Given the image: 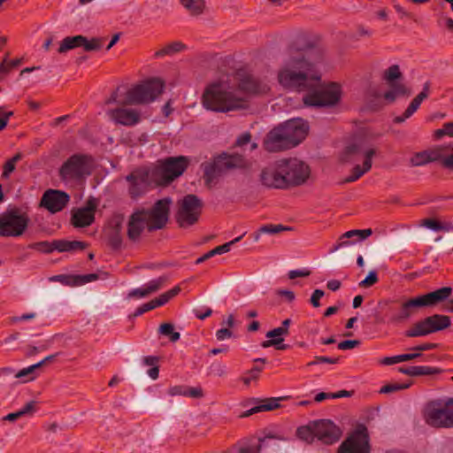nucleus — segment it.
<instances>
[{"label": "nucleus", "mask_w": 453, "mask_h": 453, "mask_svg": "<svg viewBox=\"0 0 453 453\" xmlns=\"http://www.w3.org/2000/svg\"><path fill=\"white\" fill-rule=\"evenodd\" d=\"M187 392H188V386H184V385L173 386L168 389V394L171 396H176V395L187 396Z\"/></svg>", "instance_id": "0e129e2a"}, {"label": "nucleus", "mask_w": 453, "mask_h": 453, "mask_svg": "<svg viewBox=\"0 0 453 453\" xmlns=\"http://www.w3.org/2000/svg\"><path fill=\"white\" fill-rule=\"evenodd\" d=\"M402 77L398 65H393L385 71L384 79L390 84L395 82V81Z\"/></svg>", "instance_id": "a18cd8bd"}, {"label": "nucleus", "mask_w": 453, "mask_h": 453, "mask_svg": "<svg viewBox=\"0 0 453 453\" xmlns=\"http://www.w3.org/2000/svg\"><path fill=\"white\" fill-rule=\"evenodd\" d=\"M290 227L284 226L282 225H264L259 228V233L262 234H276L285 230H289Z\"/></svg>", "instance_id": "de8ad7c7"}, {"label": "nucleus", "mask_w": 453, "mask_h": 453, "mask_svg": "<svg viewBox=\"0 0 453 453\" xmlns=\"http://www.w3.org/2000/svg\"><path fill=\"white\" fill-rule=\"evenodd\" d=\"M426 322L430 326V330H428V332L432 333L448 328L451 325L450 318L441 314H434L426 317Z\"/></svg>", "instance_id": "c85d7f7f"}, {"label": "nucleus", "mask_w": 453, "mask_h": 453, "mask_svg": "<svg viewBox=\"0 0 453 453\" xmlns=\"http://www.w3.org/2000/svg\"><path fill=\"white\" fill-rule=\"evenodd\" d=\"M287 397H271V398H265L264 400H261V404H258L245 412H243L241 417L245 418L249 417L254 413L260 412V411H273L275 409L280 408L279 401L286 399Z\"/></svg>", "instance_id": "bb28decb"}, {"label": "nucleus", "mask_w": 453, "mask_h": 453, "mask_svg": "<svg viewBox=\"0 0 453 453\" xmlns=\"http://www.w3.org/2000/svg\"><path fill=\"white\" fill-rule=\"evenodd\" d=\"M445 135L453 136V122L445 123L442 128L437 129L434 133V137L437 140Z\"/></svg>", "instance_id": "603ef678"}, {"label": "nucleus", "mask_w": 453, "mask_h": 453, "mask_svg": "<svg viewBox=\"0 0 453 453\" xmlns=\"http://www.w3.org/2000/svg\"><path fill=\"white\" fill-rule=\"evenodd\" d=\"M250 166L251 162L242 155L226 152H222L221 154L214 157L211 162L202 165L203 169V179L208 187H211V184L219 177H222L234 170L249 169Z\"/></svg>", "instance_id": "7ed1b4c3"}, {"label": "nucleus", "mask_w": 453, "mask_h": 453, "mask_svg": "<svg viewBox=\"0 0 453 453\" xmlns=\"http://www.w3.org/2000/svg\"><path fill=\"white\" fill-rule=\"evenodd\" d=\"M411 382L410 383H389L385 386H383L380 389V394H390L395 393L399 390L407 389L411 387Z\"/></svg>", "instance_id": "c03bdc74"}, {"label": "nucleus", "mask_w": 453, "mask_h": 453, "mask_svg": "<svg viewBox=\"0 0 453 453\" xmlns=\"http://www.w3.org/2000/svg\"><path fill=\"white\" fill-rule=\"evenodd\" d=\"M375 154L376 150L365 140H358L345 148L342 160L343 162H354L363 156L365 158L364 160L369 159V161H372V158Z\"/></svg>", "instance_id": "a211bd4d"}, {"label": "nucleus", "mask_w": 453, "mask_h": 453, "mask_svg": "<svg viewBox=\"0 0 453 453\" xmlns=\"http://www.w3.org/2000/svg\"><path fill=\"white\" fill-rule=\"evenodd\" d=\"M442 372V369L438 367L426 366V365H417V376L423 375H437Z\"/></svg>", "instance_id": "09e8293b"}, {"label": "nucleus", "mask_w": 453, "mask_h": 453, "mask_svg": "<svg viewBox=\"0 0 453 453\" xmlns=\"http://www.w3.org/2000/svg\"><path fill=\"white\" fill-rule=\"evenodd\" d=\"M168 280V277L165 275L160 276L159 278L150 280L145 287L149 292V295L157 292L163 288L165 282Z\"/></svg>", "instance_id": "37998d69"}, {"label": "nucleus", "mask_w": 453, "mask_h": 453, "mask_svg": "<svg viewBox=\"0 0 453 453\" xmlns=\"http://www.w3.org/2000/svg\"><path fill=\"white\" fill-rule=\"evenodd\" d=\"M149 296L146 287L133 289L127 294L128 298H143Z\"/></svg>", "instance_id": "69168bd1"}, {"label": "nucleus", "mask_w": 453, "mask_h": 453, "mask_svg": "<svg viewBox=\"0 0 453 453\" xmlns=\"http://www.w3.org/2000/svg\"><path fill=\"white\" fill-rule=\"evenodd\" d=\"M127 235L132 242H137L145 228L149 230V221L146 218L145 209L134 211L127 222Z\"/></svg>", "instance_id": "aec40b11"}, {"label": "nucleus", "mask_w": 453, "mask_h": 453, "mask_svg": "<svg viewBox=\"0 0 453 453\" xmlns=\"http://www.w3.org/2000/svg\"><path fill=\"white\" fill-rule=\"evenodd\" d=\"M92 161L91 156L73 154L59 168V177L65 181L81 180L91 174Z\"/></svg>", "instance_id": "0eeeda50"}, {"label": "nucleus", "mask_w": 453, "mask_h": 453, "mask_svg": "<svg viewBox=\"0 0 453 453\" xmlns=\"http://www.w3.org/2000/svg\"><path fill=\"white\" fill-rule=\"evenodd\" d=\"M203 106L211 111L227 112L244 108L245 102L231 91L221 89L219 84L208 86L202 95Z\"/></svg>", "instance_id": "20e7f679"}, {"label": "nucleus", "mask_w": 453, "mask_h": 453, "mask_svg": "<svg viewBox=\"0 0 453 453\" xmlns=\"http://www.w3.org/2000/svg\"><path fill=\"white\" fill-rule=\"evenodd\" d=\"M361 344L359 340H346L338 344V349L346 350L358 347Z\"/></svg>", "instance_id": "338daca9"}, {"label": "nucleus", "mask_w": 453, "mask_h": 453, "mask_svg": "<svg viewBox=\"0 0 453 453\" xmlns=\"http://www.w3.org/2000/svg\"><path fill=\"white\" fill-rule=\"evenodd\" d=\"M369 438L365 426L357 430L338 448V453H369Z\"/></svg>", "instance_id": "ddd939ff"}, {"label": "nucleus", "mask_w": 453, "mask_h": 453, "mask_svg": "<svg viewBox=\"0 0 453 453\" xmlns=\"http://www.w3.org/2000/svg\"><path fill=\"white\" fill-rule=\"evenodd\" d=\"M96 208V203L94 199H89L85 207L78 209L72 215V223L75 227H86L90 226L95 219L94 212Z\"/></svg>", "instance_id": "4be33fe9"}, {"label": "nucleus", "mask_w": 453, "mask_h": 453, "mask_svg": "<svg viewBox=\"0 0 453 453\" xmlns=\"http://www.w3.org/2000/svg\"><path fill=\"white\" fill-rule=\"evenodd\" d=\"M242 236L243 235H241L239 237H236L235 239H234L231 242L224 243L223 245L217 246L213 250L208 251L202 257H198L196 261V264H197V265L201 264V263L206 261L207 259L212 257L215 255H220V254L228 252L230 250L231 246L233 244L238 242L242 238Z\"/></svg>", "instance_id": "c756f323"}, {"label": "nucleus", "mask_w": 453, "mask_h": 453, "mask_svg": "<svg viewBox=\"0 0 453 453\" xmlns=\"http://www.w3.org/2000/svg\"><path fill=\"white\" fill-rule=\"evenodd\" d=\"M426 421L434 427H453V398L429 403L426 407Z\"/></svg>", "instance_id": "6e6552de"}, {"label": "nucleus", "mask_w": 453, "mask_h": 453, "mask_svg": "<svg viewBox=\"0 0 453 453\" xmlns=\"http://www.w3.org/2000/svg\"><path fill=\"white\" fill-rule=\"evenodd\" d=\"M158 357L154 356H148L143 358V364L145 365L151 366L150 369L148 370V375L152 380H157L159 375V367L157 365Z\"/></svg>", "instance_id": "ea45409f"}, {"label": "nucleus", "mask_w": 453, "mask_h": 453, "mask_svg": "<svg viewBox=\"0 0 453 453\" xmlns=\"http://www.w3.org/2000/svg\"><path fill=\"white\" fill-rule=\"evenodd\" d=\"M296 435L299 439L308 443H312L314 439L317 438L313 426V421L310 422L306 426L298 427L296 430Z\"/></svg>", "instance_id": "e433bc0d"}, {"label": "nucleus", "mask_w": 453, "mask_h": 453, "mask_svg": "<svg viewBox=\"0 0 453 453\" xmlns=\"http://www.w3.org/2000/svg\"><path fill=\"white\" fill-rule=\"evenodd\" d=\"M259 180L267 188L287 189L280 160L264 168L260 173Z\"/></svg>", "instance_id": "4468645a"}, {"label": "nucleus", "mask_w": 453, "mask_h": 453, "mask_svg": "<svg viewBox=\"0 0 453 453\" xmlns=\"http://www.w3.org/2000/svg\"><path fill=\"white\" fill-rule=\"evenodd\" d=\"M413 315L407 302L403 300L400 303L399 310L390 318V322L393 324H400L408 320Z\"/></svg>", "instance_id": "72a5a7b5"}, {"label": "nucleus", "mask_w": 453, "mask_h": 453, "mask_svg": "<svg viewBox=\"0 0 453 453\" xmlns=\"http://www.w3.org/2000/svg\"><path fill=\"white\" fill-rule=\"evenodd\" d=\"M186 49V45L181 42H173L165 45L163 49L159 50L155 53L156 57H163L165 55H173L174 53L182 51Z\"/></svg>", "instance_id": "58836bf2"}, {"label": "nucleus", "mask_w": 453, "mask_h": 453, "mask_svg": "<svg viewBox=\"0 0 453 453\" xmlns=\"http://www.w3.org/2000/svg\"><path fill=\"white\" fill-rule=\"evenodd\" d=\"M176 221L182 228L188 227L198 222L203 203L196 195L188 194L179 201Z\"/></svg>", "instance_id": "1a4fd4ad"}, {"label": "nucleus", "mask_w": 453, "mask_h": 453, "mask_svg": "<svg viewBox=\"0 0 453 453\" xmlns=\"http://www.w3.org/2000/svg\"><path fill=\"white\" fill-rule=\"evenodd\" d=\"M70 200V196L65 191L49 189L41 198L40 206L46 208L51 213L62 211Z\"/></svg>", "instance_id": "6ab92c4d"}, {"label": "nucleus", "mask_w": 453, "mask_h": 453, "mask_svg": "<svg viewBox=\"0 0 453 453\" xmlns=\"http://www.w3.org/2000/svg\"><path fill=\"white\" fill-rule=\"evenodd\" d=\"M22 156L20 153H17L14 155L12 158L7 160L5 164L4 165V169L2 173V178L7 179L9 178L10 174L15 170V165L18 161L21 159Z\"/></svg>", "instance_id": "a19ab883"}, {"label": "nucleus", "mask_w": 453, "mask_h": 453, "mask_svg": "<svg viewBox=\"0 0 453 453\" xmlns=\"http://www.w3.org/2000/svg\"><path fill=\"white\" fill-rule=\"evenodd\" d=\"M42 366V363H36L33 365H30L27 368H24L22 370H20L19 372H18L16 374H15V377L18 378V379H21V378H24V377H27L28 375H31L34 373V372L37 369V368H40Z\"/></svg>", "instance_id": "052dcab7"}, {"label": "nucleus", "mask_w": 453, "mask_h": 453, "mask_svg": "<svg viewBox=\"0 0 453 453\" xmlns=\"http://www.w3.org/2000/svg\"><path fill=\"white\" fill-rule=\"evenodd\" d=\"M419 226L429 228L433 231L439 232L441 231V221L434 219H423L419 221Z\"/></svg>", "instance_id": "864d4df0"}, {"label": "nucleus", "mask_w": 453, "mask_h": 453, "mask_svg": "<svg viewBox=\"0 0 453 453\" xmlns=\"http://www.w3.org/2000/svg\"><path fill=\"white\" fill-rule=\"evenodd\" d=\"M283 341H284L283 338L269 339V340L264 341L261 343V346L263 348H268L271 346H274L276 348V349L285 350V349H288L289 346L288 344H284Z\"/></svg>", "instance_id": "3c124183"}, {"label": "nucleus", "mask_w": 453, "mask_h": 453, "mask_svg": "<svg viewBox=\"0 0 453 453\" xmlns=\"http://www.w3.org/2000/svg\"><path fill=\"white\" fill-rule=\"evenodd\" d=\"M118 106L107 111L108 117L116 124L125 127H133L141 121V111L136 109L127 108V105L117 104Z\"/></svg>", "instance_id": "f3484780"}, {"label": "nucleus", "mask_w": 453, "mask_h": 453, "mask_svg": "<svg viewBox=\"0 0 453 453\" xmlns=\"http://www.w3.org/2000/svg\"><path fill=\"white\" fill-rule=\"evenodd\" d=\"M81 35L67 36L61 41L58 52L63 54L70 50L81 47Z\"/></svg>", "instance_id": "c9c22d12"}, {"label": "nucleus", "mask_w": 453, "mask_h": 453, "mask_svg": "<svg viewBox=\"0 0 453 453\" xmlns=\"http://www.w3.org/2000/svg\"><path fill=\"white\" fill-rule=\"evenodd\" d=\"M81 47L87 52L100 50L105 41L104 37H92L88 40L86 36L81 35Z\"/></svg>", "instance_id": "f704fd0d"}, {"label": "nucleus", "mask_w": 453, "mask_h": 453, "mask_svg": "<svg viewBox=\"0 0 453 453\" xmlns=\"http://www.w3.org/2000/svg\"><path fill=\"white\" fill-rule=\"evenodd\" d=\"M317 439L324 444H334L342 436L341 429L330 419H318L313 421Z\"/></svg>", "instance_id": "dca6fc26"}, {"label": "nucleus", "mask_w": 453, "mask_h": 453, "mask_svg": "<svg viewBox=\"0 0 453 453\" xmlns=\"http://www.w3.org/2000/svg\"><path fill=\"white\" fill-rule=\"evenodd\" d=\"M7 57L4 59L3 63L0 65V72L1 73H8L11 69L19 66L22 63V58H16L11 61H7Z\"/></svg>", "instance_id": "5fc2aeb1"}, {"label": "nucleus", "mask_w": 453, "mask_h": 453, "mask_svg": "<svg viewBox=\"0 0 453 453\" xmlns=\"http://www.w3.org/2000/svg\"><path fill=\"white\" fill-rule=\"evenodd\" d=\"M180 288L176 286L173 288L161 294L158 297L152 299L151 301L155 308L168 303L172 298L175 297L180 292Z\"/></svg>", "instance_id": "4c0bfd02"}, {"label": "nucleus", "mask_w": 453, "mask_h": 453, "mask_svg": "<svg viewBox=\"0 0 453 453\" xmlns=\"http://www.w3.org/2000/svg\"><path fill=\"white\" fill-rule=\"evenodd\" d=\"M372 234V231L371 228L363 229V230L355 229V230L348 231L341 236V238H340L341 242L334 247V250H337L342 246L350 244V242L347 240L349 238H351L354 236H359L361 240H364V239L367 238L368 236H370Z\"/></svg>", "instance_id": "2f4dec72"}, {"label": "nucleus", "mask_w": 453, "mask_h": 453, "mask_svg": "<svg viewBox=\"0 0 453 453\" xmlns=\"http://www.w3.org/2000/svg\"><path fill=\"white\" fill-rule=\"evenodd\" d=\"M172 198L165 197L157 200L151 209H145L146 218L149 221V232L162 229L169 220Z\"/></svg>", "instance_id": "9b49d317"}, {"label": "nucleus", "mask_w": 453, "mask_h": 453, "mask_svg": "<svg viewBox=\"0 0 453 453\" xmlns=\"http://www.w3.org/2000/svg\"><path fill=\"white\" fill-rule=\"evenodd\" d=\"M289 331H286L281 326L266 333L265 336L269 339L281 338L282 335H288Z\"/></svg>", "instance_id": "e2e57ef3"}, {"label": "nucleus", "mask_w": 453, "mask_h": 453, "mask_svg": "<svg viewBox=\"0 0 453 453\" xmlns=\"http://www.w3.org/2000/svg\"><path fill=\"white\" fill-rule=\"evenodd\" d=\"M148 174H139L132 173L127 176V180L130 182L129 194L132 198H137L143 193V187L146 184Z\"/></svg>", "instance_id": "a878e982"}, {"label": "nucleus", "mask_w": 453, "mask_h": 453, "mask_svg": "<svg viewBox=\"0 0 453 453\" xmlns=\"http://www.w3.org/2000/svg\"><path fill=\"white\" fill-rule=\"evenodd\" d=\"M99 279V274L97 273H88L84 275H74V284L82 285L88 282H91Z\"/></svg>", "instance_id": "6e6d98bb"}, {"label": "nucleus", "mask_w": 453, "mask_h": 453, "mask_svg": "<svg viewBox=\"0 0 453 453\" xmlns=\"http://www.w3.org/2000/svg\"><path fill=\"white\" fill-rule=\"evenodd\" d=\"M124 224V216L118 214L112 217L110 222L109 244L114 250L120 249L122 245L121 231Z\"/></svg>", "instance_id": "393cba45"}, {"label": "nucleus", "mask_w": 453, "mask_h": 453, "mask_svg": "<svg viewBox=\"0 0 453 453\" xmlns=\"http://www.w3.org/2000/svg\"><path fill=\"white\" fill-rule=\"evenodd\" d=\"M379 280L377 273L375 271H371L367 274V276L359 283V286L362 288H370Z\"/></svg>", "instance_id": "4d7b16f0"}, {"label": "nucleus", "mask_w": 453, "mask_h": 453, "mask_svg": "<svg viewBox=\"0 0 453 453\" xmlns=\"http://www.w3.org/2000/svg\"><path fill=\"white\" fill-rule=\"evenodd\" d=\"M410 163L412 166H420L430 163L426 150L415 153L411 157Z\"/></svg>", "instance_id": "49530a36"}, {"label": "nucleus", "mask_w": 453, "mask_h": 453, "mask_svg": "<svg viewBox=\"0 0 453 453\" xmlns=\"http://www.w3.org/2000/svg\"><path fill=\"white\" fill-rule=\"evenodd\" d=\"M165 82L158 78H151L131 88L118 86L105 100V104L142 105L155 101L164 91Z\"/></svg>", "instance_id": "f03ea898"}, {"label": "nucleus", "mask_w": 453, "mask_h": 453, "mask_svg": "<svg viewBox=\"0 0 453 453\" xmlns=\"http://www.w3.org/2000/svg\"><path fill=\"white\" fill-rule=\"evenodd\" d=\"M88 247V243L81 241H68L65 239L55 240L56 250L58 252H75L83 250Z\"/></svg>", "instance_id": "cd10ccee"}, {"label": "nucleus", "mask_w": 453, "mask_h": 453, "mask_svg": "<svg viewBox=\"0 0 453 453\" xmlns=\"http://www.w3.org/2000/svg\"><path fill=\"white\" fill-rule=\"evenodd\" d=\"M278 127L293 147L298 145L308 133V125L302 119H289Z\"/></svg>", "instance_id": "2eb2a0df"}, {"label": "nucleus", "mask_w": 453, "mask_h": 453, "mask_svg": "<svg viewBox=\"0 0 453 453\" xmlns=\"http://www.w3.org/2000/svg\"><path fill=\"white\" fill-rule=\"evenodd\" d=\"M30 223L27 206H12L0 214V237H19Z\"/></svg>", "instance_id": "39448f33"}, {"label": "nucleus", "mask_w": 453, "mask_h": 453, "mask_svg": "<svg viewBox=\"0 0 453 453\" xmlns=\"http://www.w3.org/2000/svg\"><path fill=\"white\" fill-rule=\"evenodd\" d=\"M372 161H369V159L364 160L363 166L356 165L351 170V174L348 176L344 180H342V183H349L356 181L365 173L370 171V169L372 168Z\"/></svg>", "instance_id": "473e14b6"}, {"label": "nucleus", "mask_w": 453, "mask_h": 453, "mask_svg": "<svg viewBox=\"0 0 453 453\" xmlns=\"http://www.w3.org/2000/svg\"><path fill=\"white\" fill-rule=\"evenodd\" d=\"M189 162L185 156L158 160L150 171V179L158 185H168L185 172Z\"/></svg>", "instance_id": "423d86ee"}, {"label": "nucleus", "mask_w": 453, "mask_h": 453, "mask_svg": "<svg viewBox=\"0 0 453 453\" xmlns=\"http://www.w3.org/2000/svg\"><path fill=\"white\" fill-rule=\"evenodd\" d=\"M286 188L297 187L304 184L309 179L311 170L308 165L297 158L280 159Z\"/></svg>", "instance_id": "9d476101"}, {"label": "nucleus", "mask_w": 453, "mask_h": 453, "mask_svg": "<svg viewBox=\"0 0 453 453\" xmlns=\"http://www.w3.org/2000/svg\"><path fill=\"white\" fill-rule=\"evenodd\" d=\"M289 143L280 128L276 127L266 134L264 141V148L269 152H276L294 148Z\"/></svg>", "instance_id": "412c9836"}, {"label": "nucleus", "mask_w": 453, "mask_h": 453, "mask_svg": "<svg viewBox=\"0 0 453 453\" xmlns=\"http://www.w3.org/2000/svg\"><path fill=\"white\" fill-rule=\"evenodd\" d=\"M435 343H423L417 346L412 347L411 349L414 350L415 352L410 353L407 352V354H401L394 357H384L380 363L384 365H391L394 364H397L400 362H405L410 361L418 357H422V351L434 349L436 348Z\"/></svg>", "instance_id": "5701e85b"}, {"label": "nucleus", "mask_w": 453, "mask_h": 453, "mask_svg": "<svg viewBox=\"0 0 453 453\" xmlns=\"http://www.w3.org/2000/svg\"><path fill=\"white\" fill-rule=\"evenodd\" d=\"M426 152L428 154V160L430 163L441 160V163L442 164V161L445 157L442 156L441 147L431 150H426Z\"/></svg>", "instance_id": "680f3d73"}, {"label": "nucleus", "mask_w": 453, "mask_h": 453, "mask_svg": "<svg viewBox=\"0 0 453 453\" xmlns=\"http://www.w3.org/2000/svg\"><path fill=\"white\" fill-rule=\"evenodd\" d=\"M325 295V292L321 289H316L314 290V292L312 293L311 296V303L313 307L315 308H318L320 306V303H319V300L320 298H322Z\"/></svg>", "instance_id": "774afa93"}, {"label": "nucleus", "mask_w": 453, "mask_h": 453, "mask_svg": "<svg viewBox=\"0 0 453 453\" xmlns=\"http://www.w3.org/2000/svg\"><path fill=\"white\" fill-rule=\"evenodd\" d=\"M339 361V357H323V356H316L314 360L311 362H309L307 364L308 366H312L320 363H326V364H337Z\"/></svg>", "instance_id": "13d9d810"}, {"label": "nucleus", "mask_w": 453, "mask_h": 453, "mask_svg": "<svg viewBox=\"0 0 453 453\" xmlns=\"http://www.w3.org/2000/svg\"><path fill=\"white\" fill-rule=\"evenodd\" d=\"M277 78L285 88L308 92L303 97L306 106H333L340 101L339 87L336 84L327 88L321 86L320 76L315 72V65L310 60L307 50L298 48L296 42L288 47Z\"/></svg>", "instance_id": "f257e3e1"}, {"label": "nucleus", "mask_w": 453, "mask_h": 453, "mask_svg": "<svg viewBox=\"0 0 453 453\" xmlns=\"http://www.w3.org/2000/svg\"><path fill=\"white\" fill-rule=\"evenodd\" d=\"M427 331L421 330V326L418 321L416 322L411 328L405 332V336L407 337H419L425 336Z\"/></svg>", "instance_id": "bf43d9fd"}, {"label": "nucleus", "mask_w": 453, "mask_h": 453, "mask_svg": "<svg viewBox=\"0 0 453 453\" xmlns=\"http://www.w3.org/2000/svg\"><path fill=\"white\" fill-rule=\"evenodd\" d=\"M238 87L241 90L250 94H265L269 91L268 84L250 74L242 75Z\"/></svg>", "instance_id": "b1692460"}, {"label": "nucleus", "mask_w": 453, "mask_h": 453, "mask_svg": "<svg viewBox=\"0 0 453 453\" xmlns=\"http://www.w3.org/2000/svg\"><path fill=\"white\" fill-rule=\"evenodd\" d=\"M192 16L202 15L206 9L205 0H179Z\"/></svg>", "instance_id": "7c9ffc66"}, {"label": "nucleus", "mask_w": 453, "mask_h": 453, "mask_svg": "<svg viewBox=\"0 0 453 453\" xmlns=\"http://www.w3.org/2000/svg\"><path fill=\"white\" fill-rule=\"evenodd\" d=\"M55 247V240L52 242L43 241L34 242L28 245V248L43 252V253H51L56 250Z\"/></svg>", "instance_id": "79ce46f5"}, {"label": "nucleus", "mask_w": 453, "mask_h": 453, "mask_svg": "<svg viewBox=\"0 0 453 453\" xmlns=\"http://www.w3.org/2000/svg\"><path fill=\"white\" fill-rule=\"evenodd\" d=\"M452 293V288L443 287L435 291L427 293L423 296H418L414 298L405 300L412 311H416L423 307H429L437 304L438 303L447 300Z\"/></svg>", "instance_id": "f8f14e48"}, {"label": "nucleus", "mask_w": 453, "mask_h": 453, "mask_svg": "<svg viewBox=\"0 0 453 453\" xmlns=\"http://www.w3.org/2000/svg\"><path fill=\"white\" fill-rule=\"evenodd\" d=\"M389 86L397 96H409L411 95V88H407L403 83L393 82L390 83Z\"/></svg>", "instance_id": "8fccbe9b"}]
</instances>
